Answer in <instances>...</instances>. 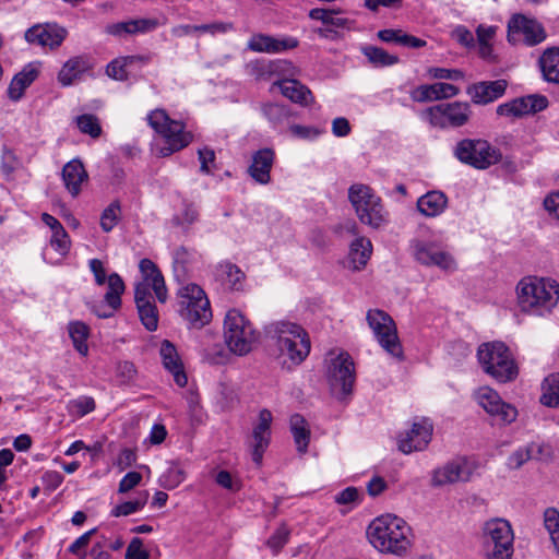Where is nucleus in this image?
<instances>
[{"label":"nucleus","instance_id":"nucleus-1","mask_svg":"<svg viewBox=\"0 0 559 559\" xmlns=\"http://www.w3.org/2000/svg\"><path fill=\"white\" fill-rule=\"evenodd\" d=\"M369 543L380 552L403 556L411 548L412 528L402 519L392 514L376 518L367 527Z\"/></svg>","mask_w":559,"mask_h":559},{"label":"nucleus","instance_id":"nucleus-2","mask_svg":"<svg viewBox=\"0 0 559 559\" xmlns=\"http://www.w3.org/2000/svg\"><path fill=\"white\" fill-rule=\"evenodd\" d=\"M515 293L519 309L530 316L548 314L559 301V284L550 278L525 276Z\"/></svg>","mask_w":559,"mask_h":559},{"label":"nucleus","instance_id":"nucleus-3","mask_svg":"<svg viewBox=\"0 0 559 559\" xmlns=\"http://www.w3.org/2000/svg\"><path fill=\"white\" fill-rule=\"evenodd\" d=\"M269 333L275 340L278 356L283 358L284 364L299 365L309 355L310 338L301 325L289 321H277L270 325Z\"/></svg>","mask_w":559,"mask_h":559},{"label":"nucleus","instance_id":"nucleus-4","mask_svg":"<svg viewBox=\"0 0 559 559\" xmlns=\"http://www.w3.org/2000/svg\"><path fill=\"white\" fill-rule=\"evenodd\" d=\"M478 361L483 370L498 382H513L519 376V366L509 347L499 341L479 345Z\"/></svg>","mask_w":559,"mask_h":559},{"label":"nucleus","instance_id":"nucleus-5","mask_svg":"<svg viewBox=\"0 0 559 559\" xmlns=\"http://www.w3.org/2000/svg\"><path fill=\"white\" fill-rule=\"evenodd\" d=\"M348 199L362 224L379 229L389 223V212L381 198L369 186L362 183L350 186Z\"/></svg>","mask_w":559,"mask_h":559},{"label":"nucleus","instance_id":"nucleus-6","mask_svg":"<svg viewBox=\"0 0 559 559\" xmlns=\"http://www.w3.org/2000/svg\"><path fill=\"white\" fill-rule=\"evenodd\" d=\"M178 312L190 328L201 329L212 320V309L205 292L197 284L189 283L177 292Z\"/></svg>","mask_w":559,"mask_h":559},{"label":"nucleus","instance_id":"nucleus-7","mask_svg":"<svg viewBox=\"0 0 559 559\" xmlns=\"http://www.w3.org/2000/svg\"><path fill=\"white\" fill-rule=\"evenodd\" d=\"M224 340L230 352L242 356L252 349L258 341V333L239 310L230 309L224 319Z\"/></svg>","mask_w":559,"mask_h":559},{"label":"nucleus","instance_id":"nucleus-8","mask_svg":"<svg viewBox=\"0 0 559 559\" xmlns=\"http://www.w3.org/2000/svg\"><path fill=\"white\" fill-rule=\"evenodd\" d=\"M148 124L160 134L166 146L160 150L163 156L178 152L192 141V134L185 130L181 121L173 120L163 109H155L147 116Z\"/></svg>","mask_w":559,"mask_h":559},{"label":"nucleus","instance_id":"nucleus-9","mask_svg":"<svg viewBox=\"0 0 559 559\" xmlns=\"http://www.w3.org/2000/svg\"><path fill=\"white\" fill-rule=\"evenodd\" d=\"M454 156L476 169H487L502 159L501 151L484 139H463L454 148Z\"/></svg>","mask_w":559,"mask_h":559},{"label":"nucleus","instance_id":"nucleus-10","mask_svg":"<svg viewBox=\"0 0 559 559\" xmlns=\"http://www.w3.org/2000/svg\"><path fill=\"white\" fill-rule=\"evenodd\" d=\"M366 319L380 346L392 357L403 359V347L391 316L380 309H370Z\"/></svg>","mask_w":559,"mask_h":559},{"label":"nucleus","instance_id":"nucleus-11","mask_svg":"<svg viewBox=\"0 0 559 559\" xmlns=\"http://www.w3.org/2000/svg\"><path fill=\"white\" fill-rule=\"evenodd\" d=\"M485 548L488 559H511L514 535L511 525L503 519L490 520L485 524Z\"/></svg>","mask_w":559,"mask_h":559},{"label":"nucleus","instance_id":"nucleus-12","mask_svg":"<svg viewBox=\"0 0 559 559\" xmlns=\"http://www.w3.org/2000/svg\"><path fill=\"white\" fill-rule=\"evenodd\" d=\"M508 41L516 45L536 46L546 39L544 26L524 14H513L508 22Z\"/></svg>","mask_w":559,"mask_h":559},{"label":"nucleus","instance_id":"nucleus-13","mask_svg":"<svg viewBox=\"0 0 559 559\" xmlns=\"http://www.w3.org/2000/svg\"><path fill=\"white\" fill-rule=\"evenodd\" d=\"M90 269L94 274L97 285L102 286L107 282L108 290L105 294V301L111 308V311L108 312L98 310H94V312L98 318H109L112 316L114 311L121 306V295L124 292V283L121 276L117 273H112L106 278L104 264L98 259L90 260Z\"/></svg>","mask_w":559,"mask_h":559},{"label":"nucleus","instance_id":"nucleus-14","mask_svg":"<svg viewBox=\"0 0 559 559\" xmlns=\"http://www.w3.org/2000/svg\"><path fill=\"white\" fill-rule=\"evenodd\" d=\"M426 115L433 127H462L469 120L471 106L466 102L440 104L428 108Z\"/></svg>","mask_w":559,"mask_h":559},{"label":"nucleus","instance_id":"nucleus-15","mask_svg":"<svg viewBox=\"0 0 559 559\" xmlns=\"http://www.w3.org/2000/svg\"><path fill=\"white\" fill-rule=\"evenodd\" d=\"M272 421V413L267 408L261 409L258 420L252 425V430L246 440L251 459L257 466H261L263 454L270 445Z\"/></svg>","mask_w":559,"mask_h":559},{"label":"nucleus","instance_id":"nucleus-16","mask_svg":"<svg viewBox=\"0 0 559 559\" xmlns=\"http://www.w3.org/2000/svg\"><path fill=\"white\" fill-rule=\"evenodd\" d=\"M433 424L427 417L416 419L411 429L397 437L399 450L404 454L425 450L431 441Z\"/></svg>","mask_w":559,"mask_h":559},{"label":"nucleus","instance_id":"nucleus-17","mask_svg":"<svg viewBox=\"0 0 559 559\" xmlns=\"http://www.w3.org/2000/svg\"><path fill=\"white\" fill-rule=\"evenodd\" d=\"M412 248L415 259L424 265H435L448 272L456 269L453 257L436 242L414 240Z\"/></svg>","mask_w":559,"mask_h":559},{"label":"nucleus","instance_id":"nucleus-18","mask_svg":"<svg viewBox=\"0 0 559 559\" xmlns=\"http://www.w3.org/2000/svg\"><path fill=\"white\" fill-rule=\"evenodd\" d=\"M474 395L479 406L488 414L498 416L506 424H511L515 420L518 416L515 407L504 403L491 386H478Z\"/></svg>","mask_w":559,"mask_h":559},{"label":"nucleus","instance_id":"nucleus-19","mask_svg":"<svg viewBox=\"0 0 559 559\" xmlns=\"http://www.w3.org/2000/svg\"><path fill=\"white\" fill-rule=\"evenodd\" d=\"M66 36V28L50 23L34 25L25 33L28 43L50 48L59 47Z\"/></svg>","mask_w":559,"mask_h":559},{"label":"nucleus","instance_id":"nucleus-20","mask_svg":"<svg viewBox=\"0 0 559 559\" xmlns=\"http://www.w3.org/2000/svg\"><path fill=\"white\" fill-rule=\"evenodd\" d=\"M298 46L294 37L276 38L265 34H254L248 41V49L262 53H280Z\"/></svg>","mask_w":559,"mask_h":559},{"label":"nucleus","instance_id":"nucleus-21","mask_svg":"<svg viewBox=\"0 0 559 559\" xmlns=\"http://www.w3.org/2000/svg\"><path fill=\"white\" fill-rule=\"evenodd\" d=\"M507 86L506 80L483 81L469 85L466 93L474 104L486 105L500 98Z\"/></svg>","mask_w":559,"mask_h":559},{"label":"nucleus","instance_id":"nucleus-22","mask_svg":"<svg viewBox=\"0 0 559 559\" xmlns=\"http://www.w3.org/2000/svg\"><path fill=\"white\" fill-rule=\"evenodd\" d=\"M159 356L165 369L173 374L176 384H187L188 378L185 372L183 362L176 346L170 341H162Z\"/></svg>","mask_w":559,"mask_h":559},{"label":"nucleus","instance_id":"nucleus-23","mask_svg":"<svg viewBox=\"0 0 559 559\" xmlns=\"http://www.w3.org/2000/svg\"><path fill=\"white\" fill-rule=\"evenodd\" d=\"M460 93V88L450 83L438 82L433 84H424L412 91L411 97L414 102L426 103L451 98Z\"/></svg>","mask_w":559,"mask_h":559},{"label":"nucleus","instance_id":"nucleus-24","mask_svg":"<svg viewBox=\"0 0 559 559\" xmlns=\"http://www.w3.org/2000/svg\"><path fill=\"white\" fill-rule=\"evenodd\" d=\"M274 151L261 148L252 155V163L248 168L250 177L260 185H266L271 180V169L274 163Z\"/></svg>","mask_w":559,"mask_h":559},{"label":"nucleus","instance_id":"nucleus-25","mask_svg":"<svg viewBox=\"0 0 559 559\" xmlns=\"http://www.w3.org/2000/svg\"><path fill=\"white\" fill-rule=\"evenodd\" d=\"M330 377L338 384H354L356 381V367L349 354L342 352L331 359Z\"/></svg>","mask_w":559,"mask_h":559},{"label":"nucleus","instance_id":"nucleus-26","mask_svg":"<svg viewBox=\"0 0 559 559\" xmlns=\"http://www.w3.org/2000/svg\"><path fill=\"white\" fill-rule=\"evenodd\" d=\"M61 176L66 189L74 198L80 194L82 185L88 179L83 163L78 158L68 162L63 166Z\"/></svg>","mask_w":559,"mask_h":559},{"label":"nucleus","instance_id":"nucleus-27","mask_svg":"<svg viewBox=\"0 0 559 559\" xmlns=\"http://www.w3.org/2000/svg\"><path fill=\"white\" fill-rule=\"evenodd\" d=\"M143 281L152 285L157 300L162 304L167 300L165 280L157 265L150 259H142L139 264Z\"/></svg>","mask_w":559,"mask_h":559},{"label":"nucleus","instance_id":"nucleus-28","mask_svg":"<svg viewBox=\"0 0 559 559\" xmlns=\"http://www.w3.org/2000/svg\"><path fill=\"white\" fill-rule=\"evenodd\" d=\"M370 239L359 236L352 241L348 251V267L353 271H360L366 267L372 254Z\"/></svg>","mask_w":559,"mask_h":559},{"label":"nucleus","instance_id":"nucleus-29","mask_svg":"<svg viewBox=\"0 0 559 559\" xmlns=\"http://www.w3.org/2000/svg\"><path fill=\"white\" fill-rule=\"evenodd\" d=\"M274 85H277L282 94L293 103L307 106L313 99L311 91L297 80H282Z\"/></svg>","mask_w":559,"mask_h":559},{"label":"nucleus","instance_id":"nucleus-30","mask_svg":"<svg viewBox=\"0 0 559 559\" xmlns=\"http://www.w3.org/2000/svg\"><path fill=\"white\" fill-rule=\"evenodd\" d=\"M37 76L38 69L35 66H25L23 70L12 79L8 88L9 98L14 102L19 100L23 96L24 91L36 80Z\"/></svg>","mask_w":559,"mask_h":559},{"label":"nucleus","instance_id":"nucleus-31","mask_svg":"<svg viewBox=\"0 0 559 559\" xmlns=\"http://www.w3.org/2000/svg\"><path fill=\"white\" fill-rule=\"evenodd\" d=\"M448 198L441 191H429L417 201L418 211L428 217L440 215L447 207Z\"/></svg>","mask_w":559,"mask_h":559},{"label":"nucleus","instance_id":"nucleus-32","mask_svg":"<svg viewBox=\"0 0 559 559\" xmlns=\"http://www.w3.org/2000/svg\"><path fill=\"white\" fill-rule=\"evenodd\" d=\"M88 69L90 63L86 58L73 57L62 66L58 74V81L61 85L69 86Z\"/></svg>","mask_w":559,"mask_h":559},{"label":"nucleus","instance_id":"nucleus-33","mask_svg":"<svg viewBox=\"0 0 559 559\" xmlns=\"http://www.w3.org/2000/svg\"><path fill=\"white\" fill-rule=\"evenodd\" d=\"M539 67L546 81L559 84V48L546 49L539 58Z\"/></svg>","mask_w":559,"mask_h":559},{"label":"nucleus","instance_id":"nucleus-34","mask_svg":"<svg viewBox=\"0 0 559 559\" xmlns=\"http://www.w3.org/2000/svg\"><path fill=\"white\" fill-rule=\"evenodd\" d=\"M148 57L145 56H126L112 60L106 69V73L109 78L118 81H124L128 79L127 67L134 63H147Z\"/></svg>","mask_w":559,"mask_h":559},{"label":"nucleus","instance_id":"nucleus-35","mask_svg":"<svg viewBox=\"0 0 559 559\" xmlns=\"http://www.w3.org/2000/svg\"><path fill=\"white\" fill-rule=\"evenodd\" d=\"M289 425L298 452L305 453L310 440V430L306 419L299 414H294L290 416Z\"/></svg>","mask_w":559,"mask_h":559},{"label":"nucleus","instance_id":"nucleus-36","mask_svg":"<svg viewBox=\"0 0 559 559\" xmlns=\"http://www.w3.org/2000/svg\"><path fill=\"white\" fill-rule=\"evenodd\" d=\"M68 332L74 348L82 356H86L88 353V346L86 342L90 335V328L87 324L82 321H72L68 325Z\"/></svg>","mask_w":559,"mask_h":559},{"label":"nucleus","instance_id":"nucleus-37","mask_svg":"<svg viewBox=\"0 0 559 559\" xmlns=\"http://www.w3.org/2000/svg\"><path fill=\"white\" fill-rule=\"evenodd\" d=\"M515 104L518 106V112L521 117L526 115H533L538 111H542L547 108L548 99L543 95H527L524 97L515 98Z\"/></svg>","mask_w":559,"mask_h":559},{"label":"nucleus","instance_id":"nucleus-38","mask_svg":"<svg viewBox=\"0 0 559 559\" xmlns=\"http://www.w3.org/2000/svg\"><path fill=\"white\" fill-rule=\"evenodd\" d=\"M455 483H466L472 479L479 467V463L466 456H459L452 460Z\"/></svg>","mask_w":559,"mask_h":559},{"label":"nucleus","instance_id":"nucleus-39","mask_svg":"<svg viewBox=\"0 0 559 559\" xmlns=\"http://www.w3.org/2000/svg\"><path fill=\"white\" fill-rule=\"evenodd\" d=\"M362 53L374 67H389L399 62L397 56L390 55L384 49L376 46L364 47Z\"/></svg>","mask_w":559,"mask_h":559},{"label":"nucleus","instance_id":"nucleus-40","mask_svg":"<svg viewBox=\"0 0 559 559\" xmlns=\"http://www.w3.org/2000/svg\"><path fill=\"white\" fill-rule=\"evenodd\" d=\"M218 274L230 289H240L242 281L245 280L243 272L230 262L221 263Z\"/></svg>","mask_w":559,"mask_h":559},{"label":"nucleus","instance_id":"nucleus-41","mask_svg":"<svg viewBox=\"0 0 559 559\" xmlns=\"http://www.w3.org/2000/svg\"><path fill=\"white\" fill-rule=\"evenodd\" d=\"M147 499H148V491L145 490V491L139 492L138 497L135 499L126 501L121 504L116 506L111 510V515L118 518V516H127V515L133 514V513L140 511L141 509H143V507L147 502Z\"/></svg>","mask_w":559,"mask_h":559},{"label":"nucleus","instance_id":"nucleus-42","mask_svg":"<svg viewBox=\"0 0 559 559\" xmlns=\"http://www.w3.org/2000/svg\"><path fill=\"white\" fill-rule=\"evenodd\" d=\"M309 17L312 20L321 21L323 24L332 25L335 27H345L348 20L345 17L336 16V12L328 9H312L309 12Z\"/></svg>","mask_w":559,"mask_h":559},{"label":"nucleus","instance_id":"nucleus-43","mask_svg":"<svg viewBox=\"0 0 559 559\" xmlns=\"http://www.w3.org/2000/svg\"><path fill=\"white\" fill-rule=\"evenodd\" d=\"M75 121L79 130L82 133L88 134L94 139L98 138L102 134V127L96 116L84 114L76 117Z\"/></svg>","mask_w":559,"mask_h":559},{"label":"nucleus","instance_id":"nucleus-44","mask_svg":"<svg viewBox=\"0 0 559 559\" xmlns=\"http://www.w3.org/2000/svg\"><path fill=\"white\" fill-rule=\"evenodd\" d=\"M136 308L142 324L148 331H155L158 326V311L154 302L138 305Z\"/></svg>","mask_w":559,"mask_h":559},{"label":"nucleus","instance_id":"nucleus-45","mask_svg":"<svg viewBox=\"0 0 559 559\" xmlns=\"http://www.w3.org/2000/svg\"><path fill=\"white\" fill-rule=\"evenodd\" d=\"M454 468L452 461L445 463L444 465L433 469L431 476V486L441 487L450 484H454Z\"/></svg>","mask_w":559,"mask_h":559},{"label":"nucleus","instance_id":"nucleus-46","mask_svg":"<svg viewBox=\"0 0 559 559\" xmlns=\"http://www.w3.org/2000/svg\"><path fill=\"white\" fill-rule=\"evenodd\" d=\"M67 408L71 415L83 417L95 409V401L91 396H79L69 401Z\"/></svg>","mask_w":559,"mask_h":559},{"label":"nucleus","instance_id":"nucleus-47","mask_svg":"<svg viewBox=\"0 0 559 559\" xmlns=\"http://www.w3.org/2000/svg\"><path fill=\"white\" fill-rule=\"evenodd\" d=\"M120 203L118 201L111 202L102 213L100 227L103 231L109 233L119 222Z\"/></svg>","mask_w":559,"mask_h":559},{"label":"nucleus","instance_id":"nucleus-48","mask_svg":"<svg viewBox=\"0 0 559 559\" xmlns=\"http://www.w3.org/2000/svg\"><path fill=\"white\" fill-rule=\"evenodd\" d=\"M262 111L274 126H280L289 118L288 108L280 104H266L263 106Z\"/></svg>","mask_w":559,"mask_h":559},{"label":"nucleus","instance_id":"nucleus-49","mask_svg":"<svg viewBox=\"0 0 559 559\" xmlns=\"http://www.w3.org/2000/svg\"><path fill=\"white\" fill-rule=\"evenodd\" d=\"M193 254L186 249L185 247H180L174 252V270L177 276L186 275L187 267L192 261Z\"/></svg>","mask_w":559,"mask_h":559},{"label":"nucleus","instance_id":"nucleus-50","mask_svg":"<svg viewBox=\"0 0 559 559\" xmlns=\"http://www.w3.org/2000/svg\"><path fill=\"white\" fill-rule=\"evenodd\" d=\"M527 447L532 460L549 461L552 459L554 449L549 443L544 441H532Z\"/></svg>","mask_w":559,"mask_h":559},{"label":"nucleus","instance_id":"nucleus-51","mask_svg":"<svg viewBox=\"0 0 559 559\" xmlns=\"http://www.w3.org/2000/svg\"><path fill=\"white\" fill-rule=\"evenodd\" d=\"M50 245L61 255H64L69 252L70 238L64 228H59L52 233Z\"/></svg>","mask_w":559,"mask_h":559},{"label":"nucleus","instance_id":"nucleus-52","mask_svg":"<svg viewBox=\"0 0 559 559\" xmlns=\"http://www.w3.org/2000/svg\"><path fill=\"white\" fill-rule=\"evenodd\" d=\"M150 552L143 549V542L139 537H134L131 539L127 551L126 559H148Z\"/></svg>","mask_w":559,"mask_h":559},{"label":"nucleus","instance_id":"nucleus-53","mask_svg":"<svg viewBox=\"0 0 559 559\" xmlns=\"http://www.w3.org/2000/svg\"><path fill=\"white\" fill-rule=\"evenodd\" d=\"M185 479L183 472L178 467H170L162 476L160 484L167 489L177 487Z\"/></svg>","mask_w":559,"mask_h":559},{"label":"nucleus","instance_id":"nucleus-54","mask_svg":"<svg viewBox=\"0 0 559 559\" xmlns=\"http://www.w3.org/2000/svg\"><path fill=\"white\" fill-rule=\"evenodd\" d=\"M532 460L527 444L515 450L508 459V466L513 469L520 468L524 463Z\"/></svg>","mask_w":559,"mask_h":559},{"label":"nucleus","instance_id":"nucleus-55","mask_svg":"<svg viewBox=\"0 0 559 559\" xmlns=\"http://www.w3.org/2000/svg\"><path fill=\"white\" fill-rule=\"evenodd\" d=\"M152 285L148 282H140L135 285L134 300L136 306L153 302Z\"/></svg>","mask_w":559,"mask_h":559},{"label":"nucleus","instance_id":"nucleus-56","mask_svg":"<svg viewBox=\"0 0 559 559\" xmlns=\"http://www.w3.org/2000/svg\"><path fill=\"white\" fill-rule=\"evenodd\" d=\"M158 26L156 19H139L130 20L129 27H131V34L147 33L154 31Z\"/></svg>","mask_w":559,"mask_h":559},{"label":"nucleus","instance_id":"nucleus-57","mask_svg":"<svg viewBox=\"0 0 559 559\" xmlns=\"http://www.w3.org/2000/svg\"><path fill=\"white\" fill-rule=\"evenodd\" d=\"M289 532L286 527L277 528L267 539V546L274 550H280L288 540Z\"/></svg>","mask_w":559,"mask_h":559},{"label":"nucleus","instance_id":"nucleus-58","mask_svg":"<svg viewBox=\"0 0 559 559\" xmlns=\"http://www.w3.org/2000/svg\"><path fill=\"white\" fill-rule=\"evenodd\" d=\"M117 376L121 382H132L136 377V369L130 361H123L117 366Z\"/></svg>","mask_w":559,"mask_h":559},{"label":"nucleus","instance_id":"nucleus-59","mask_svg":"<svg viewBox=\"0 0 559 559\" xmlns=\"http://www.w3.org/2000/svg\"><path fill=\"white\" fill-rule=\"evenodd\" d=\"M199 218V212L192 204H186L181 214L176 217L178 225H191Z\"/></svg>","mask_w":559,"mask_h":559},{"label":"nucleus","instance_id":"nucleus-60","mask_svg":"<svg viewBox=\"0 0 559 559\" xmlns=\"http://www.w3.org/2000/svg\"><path fill=\"white\" fill-rule=\"evenodd\" d=\"M142 480V475L139 472L127 473L119 483V492L124 493L133 489Z\"/></svg>","mask_w":559,"mask_h":559},{"label":"nucleus","instance_id":"nucleus-61","mask_svg":"<svg viewBox=\"0 0 559 559\" xmlns=\"http://www.w3.org/2000/svg\"><path fill=\"white\" fill-rule=\"evenodd\" d=\"M539 401L547 407H559V386H546Z\"/></svg>","mask_w":559,"mask_h":559},{"label":"nucleus","instance_id":"nucleus-62","mask_svg":"<svg viewBox=\"0 0 559 559\" xmlns=\"http://www.w3.org/2000/svg\"><path fill=\"white\" fill-rule=\"evenodd\" d=\"M293 135L300 139H316L321 134V131L314 127H306L300 124H293L289 127Z\"/></svg>","mask_w":559,"mask_h":559},{"label":"nucleus","instance_id":"nucleus-63","mask_svg":"<svg viewBox=\"0 0 559 559\" xmlns=\"http://www.w3.org/2000/svg\"><path fill=\"white\" fill-rule=\"evenodd\" d=\"M17 162L12 151L7 147L2 151L1 169L5 176H10L16 168Z\"/></svg>","mask_w":559,"mask_h":559},{"label":"nucleus","instance_id":"nucleus-64","mask_svg":"<svg viewBox=\"0 0 559 559\" xmlns=\"http://www.w3.org/2000/svg\"><path fill=\"white\" fill-rule=\"evenodd\" d=\"M544 524L548 533L559 530V511L555 508H547L544 512Z\"/></svg>","mask_w":559,"mask_h":559}]
</instances>
